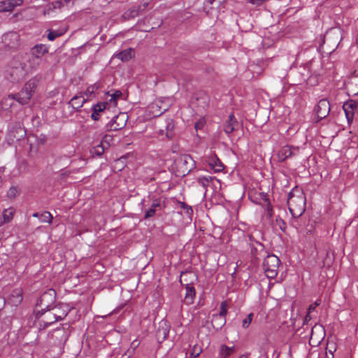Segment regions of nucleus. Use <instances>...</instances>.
<instances>
[{
  "instance_id": "obj_50",
  "label": "nucleus",
  "mask_w": 358,
  "mask_h": 358,
  "mask_svg": "<svg viewBox=\"0 0 358 358\" xmlns=\"http://www.w3.org/2000/svg\"><path fill=\"white\" fill-rule=\"evenodd\" d=\"M19 132L20 133V136L19 137L17 138V139H20L21 137H22L24 135V131L22 128H21L20 127H19Z\"/></svg>"
},
{
  "instance_id": "obj_13",
  "label": "nucleus",
  "mask_w": 358,
  "mask_h": 358,
  "mask_svg": "<svg viewBox=\"0 0 358 358\" xmlns=\"http://www.w3.org/2000/svg\"><path fill=\"white\" fill-rule=\"evenodd\" d=\"M299 151L298 148H292L290 146L285 145L281 148L278 153V159L281 162L285 161L288 157H290L296 155V152Z\"/></svg>"
},
{
  "instance_id": "obj_19",
  "label": "nucleus",
  "mask_w": 358,
  "mask_h": 358,
  "mask_svg": "<svg viewBox=\"0 0 358 358\" xmlns=\"http://www.w3.org/2000/svg\"><path fill=\"white\" fill-rule=\"evenodd\" d=\"M22 301V292L21 289L13 290L10 297L9 298V302L13 306H18Z\"/></svg>"
},
{
  "instance_id": "obj_29",
  "label": "nucleus",
  "mask_w": 358,
  "mask_h": 358,
  "mask_svg": "<svg viewBox=\"0 0 358 358\" xmlns=\"http://www.w3.org/2000/svg\"><path fill=\"white\" fill-rule=\"evenodd\" d=\"M234 352V347H228L225 345H222L221 346V350H220V356L223 358H227Z\"/></svg>"
},
{
  "instance_id": "obj_42",
  "label": "nucleus",
  "mask_w": 358,
  "mask_h": 358,
  "mask_svg": "<svg viewBox=\"0 0 358 358\" xmlns=\"http://www.w3.org/2000/svg\"><path fill=\"white\" fill-rule=\"evenodd\" d=\"M98 89V87H96L95 85L90 86L87 87V90L85 91V94L87 95H91L94 94V92Z\"/></svg>"
},
{
  "instance_id": "obj_49",
  "label": "nucleus",
  "mask_w": 358,
  "mask_h": 358,
  "mask_svg": "<svg viewBox=\"0 0 358 358\" xmlns=\"http://www.w3.org/2000/svg\"><path fill=\"white\" fill-rule=\"evenodd\" d=\"M292 225H293L294 227H296V229H299V228H300V227H301V225H300V224H299V220H293V221H292Z\"/></svg>"
},
{
  "instance_id": "obj_44",
  "label": "nucleus",
  "mask_w": 358,
  "mask_h": 358,
  "mask_svg": "<svg viewBox=\"0 0 358 358\" xmlns=\"http://www.w3.org/2000/svg\"><path fill=\"white\" fill-rule=\"evenodd\" d=\"M54 9L55 8H52V3L48 4L43 11V15H45L49 14L50 10H54Z\"/></svg>"
},
{
  "instance_id": "obj_43",
  "label": "nucleus",
  "mask_w": 358,
  "mask_h": 358,
  "mask_svg": "<svg viewBox=\"0 0 358 358\" xmlns=\"http://www.w3.org/2000/svg\"><path fill=\"white\" fill-rule=\"evenodd\" d=\"M54 9L55 8H52V3L48 4L43 11V15H45L49 14L50 10H54Z\"/></svg>"
},
{
  "instance_id": "obj_31",
  "label": "nucleus",
  "mask_w": 358,
  "mask_h": 358,
  "mask_svg": "<svg viewBox=\"0 0 358 358\" xmlns=\"http://www.w3.org/2000/svg\"><path fill=\"white\" fill-rule=\"evenodd\" d=\"M40 220L41 222H47L50 224L52 221V215L50 213L45 211L40 215Z\"/></svg>"
},
{
  "instance_id": "obj_34",
  "label": "nucleus",
  "mask_w": 358,
  "mask_h": 358,
  "mask_svg": "<svg viewBox=\"0 0 358 358\" xmlns=\"http://www.w3.org/2000/svg\"><path fill=\"white\" fill-rule=\"evenodd\" d=\"M201 352H202V350L200 347L194 345L192 350L191 353H190V357L191 358L197 357L201 354Z\"/></svg>"
},
{
  "instance_id": "obj_32",
  "label": "nucleus",
  "mask_w": 358,
  "mask_h": 358,
  "mask_svg": "<svg viewBox=\"0 0 358 358\" xmlns=\"http://www.w3.org/2000/svg\"><path fill=\"white\" fill-rule=\"evenodd\" d=\"M212 180H213V178L210 176H209V177L203 176V177L198 178L197 182L201 186H203V187H206L209 185V182Z\"/></svg>"
},
{
  "instance_id": "obj_26",
  "label": "nucleus",
  "mask_w": 358,
  "mask_h": 358,
  "mask_svg": "<svg viewBox=\"0 0 358 358\" xmlns=\"http://www.w3.org/2000/svg\"><path fill=\"white\" fill-rule=\"evenodd\" d=\"M161 206V200L159 199H154L150 208H149L145 215V218L148 219L152 217L156 212V208Z\"/></svg>"
},
{
  "instance_id": "obj_14",
  "label": "nucleus",
  "mask_w": 358,
  "mask_h": 358,
  "mask_svg": "<svg viewBox=\"0 0 358 358\" xmlns=\"http://www.w3.org/2000/svg\"><path fill=\"white\" fill-rule=\"evenodd\" d=\"M52 310L57 321L64 320L69 311L68 307L63 304L55 306Z\"/></svg>"
},
{
  "instance_id": "obj_38",
  "label": "nucleus",
  "mask_w": 358,
  "mask_h": 358,
  "mask_svg": "<svg viewBox=\"0 0 358 358\" xmlns=\"http://www.w3.org/2000/svg\"><path fill=\"white\" fill-rule=\"evenodd\" d=\"M180 207L183 209H186L187 214L191 215L192 213V209L191 207L188 206L184 202H180Z\"/></svg>"
},
{
  "instance_id": "obj_22",
  "label": "nucleus",
  "mask_w": 358,
  "mask_h": 358,
  "mask_svg": "<svg viewBox=\"0 0 358 358\" xmlns=\"http://www.w3.org/2000/svg\"><path fill=\"white\" fill-rule=\"evenodd\" d=\"M169 332V326L166 322H162L160 323V327L157 331V336L158 339L165 340L168 336Z\"/></svg>"
},
{
  "instance_id": "obj_60",
  "label": "nucleus",
  "mask_w": 358,
  "mask_h": 358,
  "mask_svg": "<svg viewBox=\"0 0 358 358\" xmlns=\"http://www.w3.org/2000/svg\"><path fill=\"white\" fill-rule=\"evenodd\" d=\"M0 301H1V299H0Z\"/></svg>"
},
{
  "instance_id": "obj_40",
  "label": "nucleus",
  "mask_w": 358,
  "mask_h": 358,
  "mask_svg": "<svg viewBox=\"0 0 358 358\" xmlns=\"http://www.w3.org/2000/svg\"><path fill=\"white\" fill-rule=\"evenodd\" d=\"M63 5H64V1H62V0H58V1H56L52 3V8L55 9L60 8L61 7L63 6Z\"/></svg>"
},
{
  "instance_id": "obj_41",
  "label": "nucleus",
  "mask_w": 358,
  "mask_h": 358,
  "mask_svg": "<svg viewBox=\"0 0 358 358\" xmlns=\"http://www.w3.org/2000/svg\"><path fill=\"white\" fill-rule=\"evenodd\" d=\"M205 124V122L202 119H200L199 120H198L196 123H195V125H194V128L197 131L199 129H201L203 128V125Z\"/></svg>"
},
{
  "instance_id": "obj_2",
  "label": "nucleus",
  "mask_w": 358,
  "mask_h": 358,
  "mask_svg": "<svg viewBox=\"0 0 358 358\" xmlns=\"http://www.w3.org/2000/svg\"><path fill=\"white\" fill-rule=\"evenodd\" d=\"M287 205L292 215L299 218L306 209V197L302 191L296 189L289 193Z\"/></svg>"
},
{
  "instance_id": "obj_33",
  "label": "nucleus",
  "mask_w": 358,
  "mask_h": 358,
  "mask_svg": "<svg viewBox=\"0 0 358 358\" xmlns=\"http://www.w3.org/2000/svg\"><path fill=\"white\" fill-rule=\"evenodd\" d=\"M19 194V190L15 187H11L8 192L7 196L9 199H14Z\"/></svg>"
},
{
  "instance_id": "obj_18",
  "label": "nucleus",
  "mask_w": 358,
  "mask_h": 358,
  "mask_svg": "<svg viewBox=\"0 0 358 358\" xmlns=\"http://www.w3.org/2000/svg\"><path fill=\"white\" fill-rule=\"evenodd\" d=\"M185 289L186 293L184 299V302L187 305H190L194 302V299L195 297V290L194 288L189 285H186Z\"/></svg>"
},
{
  "instance_id": "obj_9",
  "label": "nucleus",
  "mask_w": 358,
  "mask_h": 358,
  "mask_svg": "<svg viewBox=\"0 0 358 358\" xmlns=\"http://www.w3.org/2000/svg\"><path fill=\"white\" fill-rule=\"evenodd\" d=\"M315 111L319 120L325 118L330 112V103L326 99H321L317 104Z\"/></svg>"
},
{
  "instance_id": "obj_21",
  "label": "nucleus",
  "mask_w": 358,
  "mask_h": 358,
  "mask_svg": "<svg viewBox=\"0 0 358 358\" xmlns=\"http://www.w3.org/2000/svg\"><path fill=\"white\" fill-rule=\"evenodd\" d=\"M15 97L13 94L3 97L0 102V108L2 110H9L14 103Z\"/></svg>"
},
{
  "instance_id": "obj_56",
  "label": "nucleus",
  "mask_w": 358,
  "mask_h": 358,
  "mask_svg": "<svg viewBox=\"0 0 358 358\" xmlns=\"http://www.w3.org/2000/svg\"><path fill=\"white\" fill-rule=\"evenodd\" d=\"M309 313H310L308 312V314H307V315L306 316V318H305V319H306V321H307V320H310V315H309Z\"/></svg>"
},
{
  "instance_id": "obj_5",
  "label": "nucleus",
  "mask_w": 358,
  "mask_h": 358,
  "mask_svg": "<svg viewBox=\"0 0 358 358\" xmlns=\"http://www.w3.org/2000/svg\"><path fill=\"white\" fill-rule=\"evenodd\" d=\"M36 87V85L34 81H28L19 93L13 95L15 100L22 105L27 104L31 99Z\"/></svg>"
},
{
  "instance_id": "obj_8",
  "label": "nucleus",
  "mask_w": 358,
  "mask_h": 358,
  "mask_svg": "<svg viewBox=\"0 0 358 358\" xmlns=\"http://www.w3.org/2000/svg\"><path fill=\"white\" fill-rule=\"evenodd\" d=\"M2 43L9 48H16L20 45V36L15 31H10L2 36Z\"/></svg>"
},
{
  "instance_id": "obj_28",
  "label": "nucleus",
  "mask_w": 358,
  "mask_h": 358,
  "mask_svg": "<svg viewBox=\"0 0 358 358\" xmlns=\"http://www.w3.org/2000/svg\"><path fill=\"white\" fill-rule=\"evenodd\" d=\"M108 138H110V136H105L102 141L100 143V144H99L98 145L95 146L93 148L94 154H96L98 156H101L105 150L103 143H106Z\"/></svg>"
},
{
  "instance_id": "obj_30",
  "label": "nucleus",
  "mask_w": 358,
  "mask_h": 358,
  "mask_svg": "<svg viewBox=\"0 0 358 358\" xmlns=\"http://www.w3.org/2000/svg\"><path fill=\"white\" fill-rule=\"evenodd\" d=\"M174 129V124L172 119L166 121V135L169 138L172 137V131Z\"/></svg>"
},
{
  "instance_id": "obj_37",
  "label": "nucleus",
  "mask_w": 358,
  "mask_h": 358,
  "mask_svg": "<svg viewBox=\"0 0 358 358\" xmlns=\"http://www.w3.org/2000/svg\"><path fill=\"white\" fill-rule=\"evenodd\" d=\"M252 316H253V314L252 313H250L248 317L243 320V328H248V326L250 324L251 322H252Z\"/></svg>"
},
{
  "instance_id": "obj_35",
  "label": "nucleus",
  "mask_w": 358,
  "mask_h": 358,
  "mask_svg": "<svg viewBox=\"0 0 358 358\" xmlns=\"http://www.w3.org/2000/svg\"><path fill=\"white\" fill-rule=\"evenodd\" d=\"M62 34L57 31H49L48 38L49 41H54L56 38L60 36Z\"/></svg>"
},
{
  "instance_id": "obj_58",
  "label": "nucleus",
  "mask_w": 358,
  "mask_h": 358,
  "mask_svg": "<svg viewBox=\"0 0 358 358\" xmlns=\"http://www.w3.org/2000/svg\"><path fill=\"white\" fill-rule=\"evenodd\" d=\"M214 1H215V0H208V1L210 4H212V3H213V2Z\"/></svg>"
},
{
  "instance_id": "obj_59",
  "label": "nucleus",
  "mask_w": 358,
  "mask_h": 358,
  "mask_svg": "<svg viewBox=\"0 0 358 358\" xmlns=\"http://www.w3.org/2000/svg\"><path fill=\"white\" fill-rule=\"evenodd\" d=\"M219 1H220V2H222V1H224V0H219Z\"/></svg>"
},
{
  "instance_id": "obj_17",
  "label": "nucleus",
  "mask_w": 358,
  "mask_h": 358,
  "mask_svg": "<svg viewBox=\"0 0 358 358\" xmlns=\"http://www.w3.org/2000/svg\"><path fill=\"white\" fill-rule=\"evenodd\" d=\"M142 10L145 9L147 6V3H144ZM141 10V6L138 7L134 6L127 10L124 14L123 17L126 20H130L137 17L139 14V11Z\"/></svg>"
},
{
  "instance_id": "obj_6",
  "label": "nucleus",
  "mask_w": 358,
  "mask_h": 358,
  "mask_svg": "<svg viewBox=\"0 0 358 358\" xmlns=\"http://www.w3.org/2000/svg\"><path fill=\"white\" fill-rule=\"evenodd\" d=\"M127 121L126 113H121L114 117L113 120L107 124L108 131H117L125 127Z\"/></svg>"
},
{
  "instance_id": "obj_46",
  "label": "nucleus",
  "mask_w": 358,
  "mask_h": 358,
  "mask_svg": "<svg viewBox=\"0 0 358 358\" xmlns=\"http://www.w3.org/2000/svg\"><path fill=\"white\" fill-rule=\"evenodd\" d=\"M320 304V302L316 301L313 304H311L308 308V312L310 313L312 310H315L317 306Z\"/></svg>"
},
{
  "instance_id": "obj_57",
  "label": "nucleus",
  "mask_w": 358,
  "mask_h": 358,
  "mask_svg": "<svg viewBox=\"0 0 358 358\" xmlns=\"http://www.w3.org/2000/svg\"><path fill=\"white\" fill-rule=\"evenodd\" d=\"M276 222H282L283 224H285V223H284L283 220H282L281 219H280L279 220H276Z\"/></svg>"
},
{
  "instance_id": "obj_47",
  "label": "nucleus",
  "mask_w": 358,
  "mask_h": 358,
  "mask_svg": "<svg viewBox=\"0 0 358 358\" xmlns=\"http://www.w3.org/2000/svg\"><path fill=\"white\" fill-rule=\"evenodd\" d=\"M265 0H250V3L254 5L259 6L262 4V2H264Z\"/></svg>"
},
{
  "instance_id": "obj_23",
  "label": "nucleus",
  "mask_w": 358,
  "mask_h": 358,
  "mask_svg": "<svg viewBox=\"0 0 358 358\" xmlns=\"http://www.w3.org/2000/svg\"><path fill=\"white\" fill-rule=\"evenodd\" d=\"M86 99L82 96H74L69 102V104L76 110L80 108Z\"/></svg>"
},
{
  "instance_id": "obj_27",
  "label": "nucleus",
  "mask_w": 358,
  "mask_h": 358,
  "mask_svg": "<svg viewBox=\"0 0 358 358\" xmlns=\"http://www.w3.org/2000/svg\"><path fill=\"white\" fill-rule=\"evenodd\" d=\"M15 210L12 208L6 209L2 213L3 221L0 222V226L6 222H10L14 215Z\"/></svg>"
},
{
  "instance_id": "obj_51",
  "label": "nucleus",
  "mask_w": 358,
  "mask_h": 358,
  "mask_svg": "<svg viewBox=\"0 0 358 358\" xmlns=\"http://www.w3.org/2000/svg\"><path fill=\"white\" fill-rule=\"evenodd\" d=\"M133 352H134V350H132L131 351L128 350V352H126V353L123 355V357L127 356L125 358H129V357L132 355Z\"/></svg>"
},
{
  "instance_id": "obj_1",
  "label": "nucleus",
  "mask_w": 358,
  "mask_h": 358,
  "mask_svg": "<svg viewBox=\"0 0 358 358\" xmlns=\"http://www.w3.org/2000/svg\"><path fill=\"white\" fill-rule=\"evenodd\" d=\"M27 74V64L18 56L9 62L6 69L5 78L10 83H17L22 81Z\"/></svg>"
},
{
  "instance_id": "obj_54",
  "label": "nucleus",
  "mask_w": 358,
  "mask_h": 358,
  "mask_svg": "<svg viewBox=\"0 0 358 358\" xmlns=\"http://www.w3.org/2000/svg\"><path fill=\"white\" fill-rule=\"evenodd\" d=\"M131 345H132L134 346V348H135L136 346H138V341H134L131 343Z\"/></svg>"
},
{
  "instance_id": "obj_16",
  "label": "nucleus",
  "mask_w": 358,
  "mask_h": 358,
  "mask_svg": "<svg viewBox=\"0 0 358 358\" xmlns=\"http://www.w3.org/2000/svg\"><path fill=\"white\" fill-rule=\"evenodd\" d=\"M237 126L238 122L234 114L231 113L229 115L228 119L224 124V131L227 134H231L235 130Z\"/></svg>"
},
{
  "instance_id": "obj_11",
  "label": "nucleus",
  "mask_w": 358,
  "mask_h": 358,
  "mask_svg": "<svg viewBox=\"0 0 358 358\" xmlns=\"http://www.w3.org/2000/svg\"><path fill=\"white\" fill-rule=\"evenodd\" d=\"M357 106L358 103L353 100H350L344 103L343 108L348 123H351L353 121L355 110L357 108Z\"/></svg>"
},
{
  "instance_id": "obj_39",
  "label": "nucleus",
  "mask_w": 358,
  "mask_h": 358,
  "mask_svg": "<svg viewBox=\"0 0 358 358\" xmlns=\"http://www.w3.org/2000/svg\"><path fill=\"white\" fill-rule=\"evenodd\" d=\"M121 96L122 92L119 90H117L111 95V99H110V101L115 102L116 99L120 97Z\"/></svg>"
},
{
  "instance_id": "obj_36",
  "label": "nucleus",
  "mask_w": 358,
  "mask_h": 358,
  "mask_svg": "<svg viewBox=\"0 0 358 358\" xmlns=\"http://www.w3.org/2000/svg\"><path fill=\"white\" fill-rule=\"evenodd\" d=\"M227 302L226 301H223L221 303V305H220V314H219V316L220 317H222L223 318H224V317L226 316L227 315Z\"/></svg>"
},
{
  "instance_id": "obj_48",
  "label": "nucleus",
  "mask_w": 358,
  "mask_h": 358,
  "mask_svg": "<svg viewBox=\"0 0 358 358\" xmlns=\"http://www.w3.org/2000/svg\"><path fill=\"white\" fill-rule=\"evenodd\" d=\"M48 297V294H44L41 296L40 299V306H43V303L45 301H46V299Z\"/></svg>"
},
{
  "instance_id": "obj_10",
  "label": "nucleus",
  "mask_w": 358,
  "mask_h": 358,
  "mask_svg": "<svg viewBox=\"0 0 358 358\" xmlns=\"http://www.w3.org/2000/svg\"><path fill=\"white\" fill-rule=\"evenodd\" d=\"M20 58L27 64L28 73L31 71L37 69L42 64L43 59H38L31 55L26 56H20Z\"/></svg>"
},
{
  "instance_id": "obj_52",
  "label": "nucleus",
  "mask_w": 358,
  "mask_h": 358,
  "mask_svg": "<svg viewBox=\"0 0 358 358\" xmlns=\"http://www.w3.org/2000/svg\"><path fill=\"white\" fill-rule=\"evenodd\" d=\"M267 212H268V217H271V215H272L273 209L271 207L268 206L267 207Z\"/></svg>"
},
{
  "instance_id": "obj_24",
  "label": "nucleus",
  "mask_w": 358,
  "mask_h": 358,
  "mask_svg": "<svg viewBox=\"0 0 358 358\" xmlns=\"http://www.w3.org/2000/svg\"><path fill=\"white\" fill-rule=\"evenodd\" d=\"M134 50L131 48L124 50L116 55V57L122 62H127L134 57Z\"/></svg>"
},
{
  "instance_id": "obj_3",
  "label": "nucleus",
  "mask_w": 358,
  "mask_h": 358,
  "mask_svg": "<svg viewBox=\"0 0 358 358\" xmlns=\"http://www.w3.org/2000/svg\"><path fill=\"white\" fill-rule=\"evenodd\" d=\"M35 317V322L38 324L40 329H45L57 321L50 306H46L45 308L36 311Z\"/></svg>"
},
{
  "instance_id": "obj_20",
  "label": "nucleus",
  "mask_w": 358,
  "mask_h": 358,
  "mask_svg": "<svg viewBox=\"0 0 358 358\" xmlns=\"http://www.w3.org/2000/svg\"><path fill=\"white\" fill-rule=\"evenodd\" d=\"M106 105V103H98L92 107L91 117L93 120L96 121L99 119V113L105 110Z\"/></svg>"
},
{
  "instance_id": "obj_55",
  "label": "nucleus",
  "mask_w": 358,
  "mask_h": 358,
  "mask_svg": "<svg viewBox=\"0 0 358 358\" xmlns=\"http://www.w3.org/2000/svg\"><path fill=\"white\" fill-rule=\"evenodd\" d=\"M40 215L39 213H35L33 214V216L35 217H39L40 218Z\"/></svg>"
},
{
  "instance_id": "obj_4",
  "label": "nucleus",
  "mask_w": 358,
  "mask_h": 358,
  "mask_svg": "<svg viewBox=\"0 0 358 358\" xmlns=\"http://www.w3.org/2000/svg\"><path fill=\"white\" fill-rule=\"evenodd\" d=\"M280 264V261L277 256L274 255L266 256L263 262V268L267 278L272 279L277 275Z\"/></svg>"
},
{
  "instance_id": "obj_53",
  "label": "nucleus",
  "mask_w": 358,
  "mask_h": 358,
  "mask_svg": "<svg viewBox=\"0 0 358 358\" xmlns=\"http://www.w3.org/2000/svg\"><path fill=\"white\" fill-rule=\"evenodd\" d=\"M320 328V327H318V329ZM317 327H315L313 329H312V334H311V336H310V340L313 339V336L314 335V329H317Z\"/></svg>"
},
{
  "instance_id": "obj_61",
  "label": "nucleus",
  "mask_w": 358,
  "mask_h": 358,
  "mask_svg": "<svg viewBox=\"0 0 358 358\" xmlns=\"http://www.w3.org/2000/svg\"><path fill=\"white\" fill-rule=\"evenodd\" d=\"M240 358H242V357H240Z\"/></svg>"
},
{
  "instance_id": "obj_7",
  "label": "nucleus",
  "mask_w": 358,
  "mask_h": 358,
  "mask_svg": "<svg viewBox=\"0 0 358 358\" xmlns=\"http://www.w3.org/2000/svg\"><path fill=\"white\" fill-rule=\"evenodd\" d=\"M177 165L185 175V173H188L193 169L194 161L190 155H185L178 158Z\"/></svg>"
},
{
  "instance_id": "obj_12",
  "label": "nucleus",
  "mask_w": 358,
  "mask_h": 358,
  "mask_svg": "<svg viewBox=\"0 0 358 358\" xmlns=\"http://www.w3.org/2000/svg\"><path fill=\"white\" fill-rule=\"evenodd\" d=\"M23 0H4L0 1V13L10 12L15 7L21 6Z\"/></svg>"
},
{
  "instance_id": "obj_15",
  "label": "nucleus",
  "mask_w": 358,
  "mask_h": 358,
  "mask_svg": "<svg viewBox=\"0 0 358 358\" xmlns=\"http://www.w3.org/2000/svg\"><path fill=\"white\" fill-rule=\"evenodd\" d=\"M30 52L31 55L43 59V56L48 52V49L45 45L37 44L31 48Z\"/></svg>"
},
{
  "instance_id": "obj_25",
  "label": "nucleus",
  "mask_w": 358,
  "mask_h": 358,
  "mask_svg": "<svg viewBox=\"0 0 358 358\" xmlns=\"http://www.w3.org/2000/svg\"><path fill=\"white\" fill-rule=\"evenodd\" d=\"M208 164L215 172H220L223 169V165L216 156L209 157Z\"/></svg>"
},
{
  "instance_id": "obj_45",
  "label": "nucleus",
  "mask_w": 358,
  "mask_h": 358,
  "mask_svg": "<svg viewBox=\"0 0 358 358\" xmlns=\"http://www.w3.org/2000/svg\"><path fill=\"white\" fill-rule=\"evenodd\" d=\"M54 9L55 8H52V3L48 4L43 11V15H45L49 14L50 10H54Z\"/></svg>"
}]
</instances>
